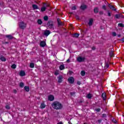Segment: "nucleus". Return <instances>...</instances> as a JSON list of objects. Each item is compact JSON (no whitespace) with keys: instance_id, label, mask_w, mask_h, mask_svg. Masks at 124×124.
<instances>
[{"instance_id":"nucleus-54","label":"nucleus","mask_w":124,"mask_h":124,"mask_svg":"<svg viewBox=\"0 0 124 124\" xmlns=\"http://www.w3.org/2000/svg\"><path fill=\"white\" fill-rule=\"evenodd\" d=\"M118 37H121V34L118 35Z\"/></svg>"},{"instance_id":"nucleus-36","label":"nucleus","mask_w":124,"mask_h":124,"mask_svg":"<svg viewBox=\"0 0 124 124\" xmlns=\"http://www.w3.org/2000/svg\"><path fill=\"white\" fill-rule=\"evenodd\" d=\"M70 94L72 96L75 95V92H70Z\"/></svg>"},{"instance_id":"nucleus-50","label":"nucleus","mask_w":124,"mask_h":124,"mask_svg":"<svg viewBox=\"0 0 124 124\" xmlns=\"http://www.w3.org/2000/svg\"><path fill=\"white\" fill-rule=\"evenodd\" d=\"M92 50H95V46H93L92 48Z\"/></svg>"},{"instance_id":"nucleus-31","label":"nucleus","mask_w":124,"mask_h":124,"mask_svg":"<svg viewBox=\"0 0 124 124\" xmlns=\"http://www.w3.org/2000/svg\"><path fill=\"white\" fill-rule=\"evenodd\" d=\"M109 55L110 56V57H113V56H114V52L113 51V50H111L110 52Z\"/></svg>"},{"instance_id":"nucleus-30","label":"nucleus","mask_w":124,"mask_h":124,"mask_svg":"<svg viewBox=\"0 0 124 124\" xmlns=\"http://www.w3.org/2000/svg\"><path fill=\"white\" fill-rule=\"evenodd\" d=\"M118 27H120V28H124V25L123 23H119L118 25Z\"/></svg>"},{"instance_id":"nucleus-29","label":"nucleus","mask_w":124,"mask_h":124,"mask_svg":"<svg viewBox=\"0 0 124 124\" xmlns=\"http://www.w3.org/2000/svg\"><path fill=\"white\" fill-rule=\"evenodd\" d=\"M86 97L88 99L92 98V94L91 93L88 94L86 96Z\"/></svg>"},{"instance_id":"nucleus-6","label":"nucleus","mask_w":124,"mask_h":124,"mask_svg":"<svg viewBox=\"0 0 124 124\" xmlns=\"http://www.w3.org/2000/svg\"><path fill=\"white\" fill-rule=\"evenodd\" d=\"M114 17L116 19H120V18H124V16L121 14L116 15Z\"/></svg>"},{"instance_id":"nucleus-27","label":"nucleus","mask_w":124,"mask_h":124,"mask_svg":"<svg viewBox=\"0 0 124 124\" xmlns=\"http://www.w3.org/2000/svg\"><path fill=\"white\" fill-rule=\"evenodd\" d=\"M30 67H31V68H33V67H34V63H31L30 64Z\"/></svg>"},{"instance_id":"nucleus-16","label":"nucleus","mask_w":124,"mask_h":124,"mask_svg":"<svg viewBox=\"0 0 124 124\" xmlns=\"http://www.w3.org/2000/svg\"><path fill=\"white\" fill-rule=\"evenodd\" d=\"M19 75L21 77L25 76V75H26V73L24 71H21Z\"/></svg>"},{"instance_id":"nucleus-2","label":"nucleus","mask_w":124,"mask_h":124,"mask_svg":"<svg viewBox=\"0 0 124 124\" xmlns=\"http://www.w3.org/2000/svg\"><path fill=\"white\" fill-rule=\"evenodd\" d=\"M54 26V21L52 20L48 21L46 24L47 29H49V30H55Z\"/></svg>"},{"instance_id":"nucleus-38","label":"nucleus","mask_w":124,"mask_h":124,"mask_svg":"<svg viewBox=\"0 0 124 124\" xmlns=\"http://www.w3.org/2000/svg\"><path fill=\"white\" fill-rule=\"evenodd\" d=\"M102 8L103 9H104V10H106V5H103L102 7Z\"/></svg>"},{"instance_id":"nucleus-20","label":"nucleus","mask_w":124,"mask_h":124,"mask_svg":"<svg viewBox=\"0 0 124 124\" xmlns=\"http://www.w3.org/2000/svg\"><path fill=\"white\" fill-rule=\"evenodd\" d=\"M87 8V6L86 5H82L80 6V9H82V10H85Z\"/></svg>"},{"instance_id":"nucleus-15","label":"nucleus","mask_w":124,"mask_h":124,"mask_svg":"<svg viewBox=\"0 0 124 124\" xmlns=\"http://www.w3.org/2000/svg\"><path fill=\"white\" fill-rule=\"evenodd\" d=\"M0 60L1 61V62H6V59L3 56L1 55L0 57Z\"/></svg>"},{"instance_id":"nucleus-56","label":"nucleus","mask_w":124,"mask_h":124,"mask_svg":"<svg viewBox=\"0 0 124 124\" xmlns=\"http://www.w3.org/2000/svg\"><path fill=\"white\" fill-rule=\"evenodd\" d=\"M83 124H86V123H84Z\"/></svg>"},{"instance_id":"nucleus-24","label":"nucleus","mask_w":124,"mask_h":124,"mask_svg":"<svg viewBox=\"0 0 124 124\" xmlns=\"http://www.w3.org/2000/svg\"><path fill=\"white\" fill-rule=\"evenodd\" d=\"M98 8L97 7H95V8H94V13H98Z\"/></svg>"},{"instance_id":"nucleus-45","label":"nucleus","mask_w":124,"mask_h":124,"mask_svg":"<svg viewBox=\"0 0 124 124\" xmlns=\"http://www.w3.org/2000/svg\"><path fill=\"white\" fill-rule=\"evenodd\" d=\"M99 13L100 15H103V11H100Z\"/></svg>"},{"instance_id":"nucleus-3","label":"nucleus","mask_w":124,"mask_h":124,"mask_svg":"<svg viewBox=\"0 0 124 124\" xmlns=\"http://www.w3.org/2000/svg\"><path fill=\"white\" fill-rule=\"evenodd\" d=\"M85 60L86 58L85 57H82L81 56L78 57L77 59V62H85Z\"/></svg>"},{"instance_id":"nucleus-41","label":"nucleus","mask_w":124,"mask_h":124,"mask_svg":"<svg viewBox=\"0 0 124 124\" xmlns=\"http://www.w3.org/2000/svg\"><path fill=\"white\" fill-rule=\"evenodd\" d=\"M112 35H113V36H116L117 33H116V32H112Z\"/></svg>"},{"instance_id":"nucleus-35","label":"nucleus","mask_w":124,"mask_h":124,"mask_svg":"<svg viewBox=\"0 0 124 124\" xmlns=\"http://www.w3.org/2000/svg\"><path fill=\"white\" fill-rule=\"evenodd\" d=\"M105 67V68H108L109 67V64H108V63H106Z\"/></svg>"},{"instance_id":"nucleus-52","label":"nucleus","mask_w":124,"mask_h":124,"mask_svg":"<svg viewBox=\"0 0 124 124\" xmlns=\"http://www.w3.org/2000/svg\"><path fill=\"white\" fill-rule=\"evenodd\" d=\"M66 62H70V60L68 59Z\"/></svg>"},{"instance_id":"nucleus-9","label":"nucleus","mask_w":124,"mask_h":124,"mask_svg":"<svg viewBox=\"0 0 124 124\" xmlns=\"http://www.w3.org/2000/svg\"><path fill=\"white\" fill-rule=\"evenodd\" d=\"M50 33H51V32L49 30H46L44 31V35L46 36H48Z\"/></svg>"},{"instance_id":"nucleus-42","label":"nucleus","mask_w":124,"mask_h":124,"mask_svg":"<svg viewBox=\"0 0 124 124\" xmlns=\"http://www.w3.org/2000/svg\"><path fill=\"white\" fill-rule=\"evenodd\" d=\"M96 112H100V108H96L95 109Z\"/></svg>"},{"instance_id":"nucleus-25","label":"nucleus","mask_w":124,"mask_h":124,"mask_svg":"<svg viewBox=\"0 0 124 124\" xmlns=\"http://www.w3.org/2000/svg\"><path fill=\"white\" fill-rule=\"evenodd\" d=\"M80 74L81 76H85V75H86V72L85 71H82L80 73Z\"/></svg>"},{"instance_id":"nucleus-19","label":"nucleus","mask_w":124,"mask_h":124,"mask_svg":"<svg viewBox=\"0 0 124 124\" xmlns=\"http://www.w3.org/2000/svg\"><path fill=\"white\" fill-rule=\"evenodd\" d=\"M32 7L33 9L35 10V9H38V6L36 4H33L32 5Z\"/></svg>"},{"instance_id":"nucleus-21","label":"nucleus","mask_w":124,"mask_h":124,"mask_svg":"<svg viewBox=\"0 0 124 124\" xmlns=\"http://www.w3.org/2000/svg\"><path fill=\"white\" fill-rule=\"evenodd\" d=\"M45 107H46V105H45L44 103L41 104L40 108H41V109H43L45 108Z\"/></svg>"},{"instance_id":"nucleus-57","label":"nucleus","mask_w":124,"mask_h":124,"mask_svg":"<svg viewBox=\"0 0 124 124\" xmlns=\"http://www.w3.org/2000/svg\"><path fill=\"white\" fill-rule=\"evenodd\" d=\"M46 6H49V5H47Z\"/></svg>"},{"instance_id":"nucleus-12","label":"nucleus","mask_w":124,"mask_h":124,"mask_svg":"<svg viewBox=\"0 0 124 124\" xmlns=\"http://www.w3.org/2000/svg\"><path fill=\"white\" fill-rule=\"evenodd\" d=\"M40 46L41 47H44L45 46H46V43L45 41H41L40 42Z\"/></svg>"},{"instance_id":"nucleus-4","label":"nucleus","mask_w":124,"mask_h":124,"mask_svg":"<svg viewBox=\"0 0 124 124\" xmlns=\"http://www.w3.org/2000/svg\"><path fill=\"white\" fill-rule=\"evenodd\" d=\"M26 25L27 24H26L23 21L19 23V27L20 28V29H22V30H24V29L26 28Z\"/></svg>"},{"instance_id":"nucleus-7","label":"nucleus","mask_w":124,"mask_h":124,"mask_svg":"<svg viewBox=\"0 0 124 124\" xmlns=\"http://www.w3.org/2000/svg\"><path fill=\"white\" fill-rule=\"evenodd\" d=\"M58 83H62V79H63V77L62 76H59L58 77Z\"/></svg>"},{"instance_id":"nucleus-46","label":"nucleus","mask_w":124,"mask_h":124,"mask_svg":"<svg viewBox=\"0 0 124 124\" xmlns=\"http://www.w3.org/2000/svg\"><path fill=\"white\" fill-rule=\"evenodd\" d=\"M102 117H103V118H106V114H103Z\"/></svg>"},{"instance_id":"nucleus-53","label":"nucleus","mask_w":124,"mask_h":124,"mask_svg":"<svg viewBox=\"0 0 124 124\" xmlns=\"http://www.w3.org/2000/svg\"><path fill=\"white\" fill-rule=\"evenodd\" d=\"M57 124H62V122H60L58 123Z\"/></svg>"},{"instance_id":"nucleus-32","label":"nucleus","mask_w":124,"mask_h":124,"mask_svg":"<svg viewBox=\"0 0 124 124\" xmlns=\"http://www.w3.org/2000/svg\"><path fill=\"white\" fill-rule=\"evenodd\" d=\"M16 65L15 64H13L11 65V68H13V69H15L16 68Z\"/></svg>"},{"instance_id":"nucleus-44","label":"nucleus","mask_w":124,"mask_h":124,"mask_svg":"<svg viewBox=\"0 0 124 124\" xmlns=\"http://www.w3.org/2000/svg\"><path fill=\"white\" fill-rule=\"evenodd\" d=\"M13 93H17V90H16V89H14L13 90Z\"/></svg>"},{"instance_id":"nucleus-23","label":"nucleus","mask_w":124,"mask_h":124,"mask_svg":"<svg viewBox=\"0 0 124 124\" xmlns=\"http://www.w3.org/2000/svg\"><path fill=\"white\" fill-rule=\"evenodd\" d=\"M24 90L26 92H30V87L29 86H25Z\"/></svg>"},{"instance_id":"nucleus-17","label":"nucleus","mask_w":124,"mask_h":124,"mask_svg":"<svg viewBox=\"0 0 124 124\" xmlns=\"http://www.w3.org/2000/svg\"><path fill=\"white\" fill-rule=\"evenodd\" d=\"M93 23V18H91L89 20V22L88 23L89 26H92Z\"/></svg>"},{"instance_id":"nucleus-49","label":"nucleus","mask_w":124,"mask_h":124,"mask_svg":"<svg viewBox=\"0 0 124 124\" xmlns=\"http://www.w3.org/2000/svg\"><path fill=\"white\" fill-rule=\"evenodd\" d=\"M55 75H59V72H55L54 73Z\"/></svg>"},{"instance_id":"nucleus-8","label":"nucleus","mask_w":124,"mask_h":124,"mask_svg":"<svg viewBox=\"0 0 124 124\" xmlns=\"http://www.w3.org/2000/svg\"><path fill=\"white\" fill-rule=\"evenodd\" d=\"M55 99V97L53 95H50L48 96V100L49 101H53Z\"/></svg>"},{"instance_id":"nucleus-10","label":"nucleus","mask_w":124,"mask_h":124,"mask_svg":"<svg viewBox=\"0 0 124 124\" xmlns=\"http://www.w3.org/2000/svg\"><path fill=\"white\" fill-rule=\"evenodd\" d=\"M57 22L58 26H63V23L61 21V19L60 18L57 19Z\"/></svg>"},{"instance_id":"nucleus-39","label":"nucleus","mask_w":124,"mask_h":124,"mask_svg":"<svg viewBox=\"0 0 124 124\" xmlns=\"http://www.w3.org/2000/svg\"><path fill=\"white\" fill-rule=\"evenodd\" d=\"M72 10H76V6H74L72 7Z\"/></svg>"},{"instance_id":"nucleus-55","label":"nucleus","mask_w":124,"mask_h":124,"mask_svg":"<svg viewBox=\"0 0 124 124\" xmlns=\"http://www.w3.org/2000/svg\"><path fill=\"white\" fill-rule=\"evenodd\" d=\"M71 14H72L73 13H70Z\"/></svg>"},{"instance_id":"nucleus-22","label":"nucleus","mask_w":124,"mask_h":124,"mask_svg":"<svg viewBox=\"0 0 124 124\" xmlns=\"http://www.w3.org/2000/svg\"><path fill=\"white\" fill-rule=\"evenodd\" d=\"M102 97H103L104 100H105L106 99V94L105 93H103L102 94Z\"/></svg>"},{"instance_id":"nucleus-28","label":"nucleus","mask_w":124,"mask_h":124,"mask_svg":"<svg viewBox=\"0 0 124 124\" xmlns=\"http://www.w3.org/2000/svg\"><path fill=\"white\" fill-rule=\"evenodd\" d=\"M45 10H46V7H43L41 8V11H42V12H43L45 11Z\"/></svg>"},{"instance_id":"nucleus-13","label":"nucleus","mask_w":124,"mask_h":124,"mask_svg":"<svg viewBox=\"0 0 124 124\" xmlns=\"http://www.w3.org/2000/svg\"><path fill=\"white\" fill-rule=\"evenodd\" d=\"M5 37H7L8 39H10V40H12L13 38H14V37L12 36V35H6Z\"/></svg>"},{"instance_id":"nucleus-43","label":"nucleus","mask_w":124,"mask_h":124,"mask_svg":"<svg viewBox=\"0 0 124 124\" xmlns=\"http://www.w3.org/2000/svg\"><path fill=\"white\" fill-rule=\"evenodd\" d=\"M108 16H109V17H111V13H110V12L108 11Z\"/></svg>"},{"instance_id":"nucleus-14","label":"nucleus","mask_w":124,"mask_h":124,"mask_svg":"<svg viewBox=\"0 0 124 124\" xmlns=\"http://www.w3.org/2000/svg\"><path fill=\"white\" fill-rule=\"evenodd\" d=\"M79 35H80L79 34L75 33V34H73L72 36V37H75V38H78V37H79Z\"/></svg>"},{"instance_id":"nucleus-51","label":"nucleus","mask_w":124,"mask_h":124,"mask_svg":"<svg viewBox=\"0 0 124 124\" xmlns=\"http://www.w3.org/2000/svg\"><path fill=\"white\" fill-rule=\"evenodd\" d=\"M81 84V82H80V81H78L77 82V84L78 85H80Z\"/></svg>"},{"instance_id":"nucleus-47","label":"nucleus","mask_w":124,"mask_h":124,"mask_svg":"<svg viewBox=\"0 0 124 124\" xmlns=\"http://www.w3.org/2000/svg\"><path fill=\"white\" fill-rule=\"evenodd\" d=\"M76 18L77 20H79V16H76Z\"/></svg>"},{"instance_id":"nucleus-26","label":"nucleus","mask_w":124,"mask_h":124,"mask_svg":"<svg viewBox=\"0 0 124 124\" xmlns=\"http://www.w3.org/2000/svg\"><path fill=\"white\" fill-rule=\"evenodd\" d=\"M37 23L38 24V25H42V20H41V19H38L37 21Z\"/></svg>"},{"instance_id":"nucleus-34","label":"nucleus","mask_w":124,"mask_h":124,"mask_svg":"<svg viewBox=\"0 0 124 124\" xmlns=\"http://www.w3.org/2000/svg\"><path fill=\"white\" fill-rule=\"evenodd\" d=\"M24 83H23V82L20 83L19 86L20 88H24Z\"/></svg>"},{"instance_id":"nucleus-33","label":"nucleus","mask_w":124,"mask_h":124,"mask_svg":"<svg viewBox=\"0 0 124 124\" xmlns=\"http://www.w3.org/2000/svg\"><path fill=\"white\" fill-rule=\"evenodd\" d=\"M48 19H49V18L48 17V16H45L44 17V20L45 21H48Z\"/></svg>"},{"instance_id":"nucleus-1","label":"nucleus","mask_w":124,"mask_h":124,"mask_svg":"<svg viewBox=\"0 0 124 124\" xmlns=\"http://www.w3.org/2000/svg\"><path fill=\"white\" fill-rule=\"evenodd\" d=\"M51 106L55 110H61L62 108V105L59 101H54L52 104Z\"/></svg>"},{"instance_id":"nucleus-40","label":"nucleus","mask_w":124,"mask_h":124,"mask_svg":"<svg viewBox=\"0 0 124 124\" xmlns=\"http://www.w3.org/2000/svg\"><path fill=\"white\" fill-rule=\"evenodd\" d=\"M112 122H113V123H114V124H117V120H116V119H112Z\"/></svg>"},{"instance_id":"nucleus-18","label":"nucleus","mask_w":124,"mask_h":124,"mask_svg":"<svg viewBox=\"0 0 124 124\" xmlns=\"http://www.w3.org/2000/svg\"><path fill=\"white\" fill-rule=\"evenodd\" d=\"M59 68H60V70H63V69H64V68H65V67L64 66V65L62 64V65H60Z\"/></svg>"},{"instance_id":"nucleus-48","label":"nucleus","mask_w":124,"mask_h":124,"mask_svg":"<svg viewBox=\"0 0 124 124\" xmlns=\"http://www.w3.org/2000/svg\"><path fill=\"white\" fill-rule=\"evenodd\" d=\"M102 121V120H101V119L98 120V123H99V124H100V123H101Z\"/></svg>"},{"instance_id":"nucleus-11","label":"nucleus","mask_w":124,"mask_h":124,"mask_svg":"<svg viewBox=\"0 0 124 124\" xmlns=\"http://www.w3.org/2000/svg\"><path fill=\"white\" fill-rule=\"evenodd\" d=\"M108 7H109V8H110V9H112L114 11H116V10H117V9H116V8H115L113 5H112L110 4H108Z\"/></svg>"},{"instance_id":"nucleus-5","label":"nucleus","mask_w":124,"mask_h":124,"mask_svg":"<svg viewBox=\"0 0 124 124\" xmlns=\"http://www.w3.org/2000/svg\"><path fill=\"white\" fill-rule=\"evenodd\" d=\"M75 80L73 77H70L68 78V81L70 84H73Z\"/></svg>"},{"instance_id":"nucleus-37","label":"nucleus","mask_w":124,"mask_h":124,"mask_svg":"<svg viewBox=\"0 0 124 124\" xmlns=\"http://www.w3.org/2000/svg\"><path fill=\"white\" fill-rule=\"evenodd\" d=\"M6 109L9 110L10 109V106L9 105H6L5 107Z\"/></svg>"}]
</instances>
